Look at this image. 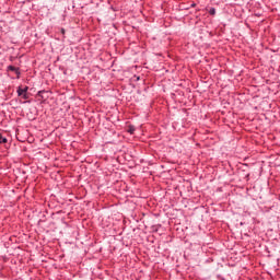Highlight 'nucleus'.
I'll list each match as a JSON object with an SVG mask.
<instances>
[{
	"instance_id": "nucleus-1",
	"label": "nucleus",
	"mask_w": 280,
	"mask_h": 280,
	"mask_svg": "<svg viewBox=\"0 0 280 280\" xmlns=\"http://www.w3.org/2000/svg\"><path fill=\"white\" fill-rule=\"evenodd\" d=\"M30 90V88L25 86L24 89H22L21 86L18 88V95L19 97H22L24 93H27V91Z\"/></svg>"
},
{
	"instance_id": "nucleus-2",
	"label": "nucleus",
	"mask_w": 280,
	"mask_h": 280,
	"mask_svg": "<svg viewBox=\"0 0 280 280\" xmlns=\"http://www.w3.org/2000/svg\"><path fill=\"white\" fill-rule=\"evenodd\" d=\"M8 70L13 71L14 73H16L18 78H19V75H21V71L19 70V68H16L14 66H9Z\"/></svg>"
},
{
	"instance_id": "nucleus-3",
	"label": "nucleus",
	"mask_w": 280,
	"mask_h": 280,
	"mask_svg": "<svg viewBox=\"0 0 280 280\" xmlns=\"http://www.w3.org/2000/svg\"><path fill=\"white\" fill-rule=\"evenodd\" d=\"M3 143H8V138L3 137V133L0 132V145Z\"/></svg>"
},
{
	"instance_id": "nucleus-4",
	"label": "nucleus",
	"mask_w": 280,
	"mask_h": 280,
	"mask_svg": "<svg viewBox=\"0 0 280 280\" xmlns=\"http://www.w3.org/2000/svg\"><path fill=\"white\" fill-rule=\"evenodd\" d=\"M22 98H23V100H30V95H27V92H24V93H23Z\"/></svg>"
},
{
	"instance_id": "nucleus-5",
	"label": "nucleus",
	"mask_w": 280,
	"mask_h": 280,
	"mask_svg": "<svg viewBox=\"0 0 280 280\" xmlns=\"http://www.w3.org/2000/svg\"><path fill=\"white\" fill-rule=\"evenodd\" d=\"M209 14H211L213 16L215 14V9L211 8L210 11H209Z\"/></svg>"
},
{
	"instance_id": "nucleus-6",
	"label": "nucleus",
	"mask_w": 280,
	"mask_h": 280,
	"mask_svg": "<svg viewBox=\"0 0 280 280\" xmlns=\"http://www.w3.org/2000/svg\"><path fill=\"white\" fill-rule=\"evenodd\" d=\"M128 132H130V135H133L135 133V127H129Z\"/></svg>"
},
{
	"instance_id": "nucleus-7",
	"label": "nucleus",
	"mask_w": 280,
	"mask_h": 280,
	"mask_svg": "<svg viewBox=\"0 0 280 280\" xmlns=\"http://www.w3.org/2000/svg\"><path fill=\"white\" fill-rule=\"evenodd\" d=\"M190 8H196V3H191V4H190Z\"/></svg>"
},
{
	"instance_id": "nucleus-8",
	"label": "nucleus",
	"mask_w": 280,
	"mask_h": 280,
	"mask_svg": "<svg viewBox=\"0 0 280 280\" xmlns=\"http://www.w3.org/2000/svg\"><path fill=\"white\" fill-rule=\"evenodd\" d=\"M61 34H65V28H61Z\"/></svg>"
}]
</instances>
